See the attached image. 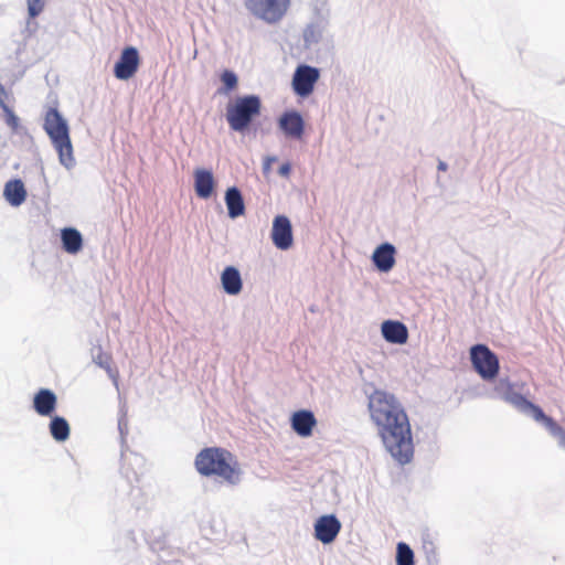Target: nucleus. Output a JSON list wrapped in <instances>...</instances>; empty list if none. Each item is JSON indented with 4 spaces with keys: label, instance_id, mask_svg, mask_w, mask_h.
Segmentation results:
<instances>
[{
    "label": "nucleus",
    "instance_id": "f257e3e1",
    "mask_svg": "<svg viewBox=\"0 0 565 565\" xmlns=\"http://www.w3.org/2000/svg\"><path fill=\"white\" fill-rule=\"evenodd\" d=\"M369 409L386 450L399 463H408L414 445L409 419L399 402L392 394L375 391L370 396Z\"/></svg>",
    "mask_w": 565,
    "mask_h": 565
},
{
    "label": "nucleus",
    "instance_id": "f03ea898",
    "mask_svg": "<svg viewBox=\"0 0 565 565\" xmlns=\"http://www.w3.org/2000/svg\"><path fill=\"white\" fill-rule=\"evenodd\" d=\"M195 468L202 476H216L235 484L239 481V465L232 452L220 447L202 449L195 457Z\"/></svg>",
    "mask_w": 565,
    "mask_h": 565
},
{
    "label": "nucleus",
    "instance_id": "7ed1b4c3",
    "mask_svg": "<svg viewBox=\"0 0 565 565\" xmlns=\"http://www.w3.org/2000/svg\"><path fill=\"white\" fill-rule=\"evenodd\" d=\"M43 129L51 139V142L58 154L62 166L71 169L75 164L73 146L70 137L67 121L56 108H49L44 116Z\"/></svg>",
    "mask_w": 565,
    "mask_h": 565
},
{
    "label": "nucleus",
    "instance_id": "20e7f679",
    "mask_svg": "<svg viewBox=\"0 0 565 565\" xmlns=\"http://www.w3.org/2000/svg\"><path fill=\"white\" fill-rule=\"evenodd\" d=\"M262 114V99L258 95L237 96L226 105V121L233 131H246L254 119Z\"/></svg>",
    "mask_w": 565,
    "mask_h": 565
},
{
    "label": "nucleus",
    "instance_id": "39448f33",
    "mask_svg": "<svg viewBox=\"0 0 565 565\" xmlns=\"http://www.w3.org/2000/svg\"><path fill=\"white\" fill-rule=\"evenodd\" d=\"M470 359L476 372L486 381L493 380L499 373L498 356L484 344L470 349Z\"/></svg>",
    "mask_w": 565,
    "mask_h": 565
},
{
    "label": "nucleus",
    "instance_id": "423d86ee",
    "mask_svg": "<svg viewBox=\"0 0 565 565\" xmlns=\"http://www.w3.org/2000/svg\"><path fill=\"white\" fill-rule=\"evenodd\" d=\"M290 0H245L246 8L257 18L278 22L287 12Z\"/></svg>",
    "mask_w": 565,
    "mask_h": 565
},
{
    "label": "nucleus",
    "instance_id": "0eeeda50",
    "mask_svg": "<svg viewBox=\"0 0 565 565\" xmlns=\"http://www.w3.org/2000/svg\"><path fill=\"white\" fill-rule=\"evenodd\" d=\"M320 77L319 70L309 65H299L292 77L294 92L301 96H309Z\"/></svg>",
    "mask_w": 565,
    "mask_h": 565
},
{
    "label": "nucleus",
    "instance_id": "6e6552de",
    "mask_svg": "<svg viewBox=\"0 0 565 565\" xmlns=\"http://www.w3.org/2000/svg\"><path fill=\"white\" fill-rule=\"evenodd\" d=\"M140 56L138 50L134 46H127L122 50L119 60L114 66V75L120 81L131 78L138 71Z\"/></svg>",
    "mask_w": 565,
    "mask_h": 565
},
{
    "label": "nucleus",
    "instance_id": "1a4fd4ad",
    "mask_svg": "<svg viewBox=\"0 0 565 565\" xmlns=\"http://www.w3.org/2000/svg\"><path fill=\"white\" fill-rule=\"evenodd\" d=\"M494 393L520 412L527 413L530 407H532L533 403L516 392L514 385L509 380L501 379L494 386Z\"/></svg>",
    "mask_w": 565,
    "mask_h": 565
},
{
    "label": "nucleus",
    "instance_id": "9d476101",
    "mask_svg": "<svg viewBox=\"0 0 565 565\" xmlns=\"http://www.w3.org/2000/svg\"><path fill=\"white\" fill-rule=\"evenodd\" d=\"M271 239L274 245L286 250L292 245V228L289 218L285 215H278L274 218Z\"/></svg>",
    "mask_w": 565,
    "mask_h": 565
},
{
    "label": "nucleus",
    "instance_id": "9b49d317",
    "mask_svg": "<svg viewBox=\"0 0 565 565\" xmlns=\"http://www.w3.org/2000/svg\"><path fill=\"white\" fill-rule=\"evenodd\" d=\"M341 530V523L334 515H322L315 524V536L323 544L335 540Z\"/></svg>",
    "mask_w": 565,
    "mask_h": 565
},
{
    "label": "nucleus",
    "instance_id": "f8f14e48",
    "mask_svg": "<svg viewBox=\"0 0 565 565\" xmlns=\"http://www.w3.org/2000/svg\"><path fill=\"white\" fill-rule=\"evenodd\" d=\"M317 425V419L312 412L301 409L295 412L291 416V427L301 437H309Z\"/></svg>",
    "mask_w": 565,
    "mask_h": 565
},
{
    "label": "nucleus",
    "instance_id": "ddd939ff",
    "mask_svg": "<svg viewBox=\"0 0 565 565\" xmlns=\"http://www.w3.org/2000/svg\"><path fill=\"white\" fill-rule=\"evenodd\" d=\"M279 127L287 137L300 139L303 135V120L297 111H287L279 118Z\"/></svg>",
    "mask_w": 565,
    "mask_h": 565
},
{
    "label": "nucleus",
    "instance_id": "4468645a",
    "mask_svg": "<svg viewBox=\"0 0 565 565\" xmlns=\"http://www.w3.org/2000/svg\"><path fill=\"white\" fill-rule=\"evenodd\" d=\"M382 334L387 342L404 344L408 339V331L399 321L386 320L382 323Z\"/></svg>",
    "mask_w": 565,
    "mask_h": 565
},
{
    "label": "nucleus",
    "instance_id": "2eb2a0df",
    "mask_svg": "<svg viewBox=\"0 0 565 565\" xmlns=\"http://www.w3.org/2000/svg\"><path fill=\"white\" fill-rule=\"evenodd\" d=\"M56 395L46 388L40 390L33 398V407L41 416H50L56 407Z\"/></svg>",
    "mask_w": 565,
    "mask_h": 565
},
{
    "label": "nucleus",
    "instance_id": "dca6fc26",
    "mask_svg": "<svg viewBox=\"0 0 565 565\" xmlns=\"http://www.w3.org/2000/svg\"><path fill=\"white\" fill-rule=\"evenodd\" d=\"M395 248L393 245L385 243L380 245L373 253L372 259L381 271H388L395 264Z\"/></svg>",
    "mask_w": 565,
    "mask_h": 565
},
{
    "label": "nucleus",
    "instance_id": "f3484780",
    "mask_svg": "<svg viewBox=\"0 0 565 565\" xmlns=\"http://www.w3.org/2000/svg\"><path fill=\"white\" fill-rule=\"evenodd\" d=\"M194 188L199 198H210L214 189V178L212 172L205 169H196L194 172Z\"/></svg>",
    "mask_w": 565,
    "mask_h": 565
},
{
    "label": "nucleus",
    "instance_id": "a211bd4d",
    "mask_svg": "<svg viewBox=\"0 0 565 565\" xmlns=\"http://www.w3.org/2000/svg\"><path fill=\"white\" fill-rule=\"evenodd\" d=\"M222 286L226 294L237 295L242 290V278L239 271L233 267H226L221 275Z\"/></svg>",
    "mask_w": 565,
    "mask_h": 565
},
{
    "label": "nucleus",
    "instance_id": "6ab92c4d",
    "mask_svg": "<svg viewBox=\"0 0 565 565\" xmlns=\"http://www.w3.org/2000/svg\"><path fill=\"white\" fill-rule=\"evenodd\" d=\"M225 202L228 210V215L236 218L244 214L245 205L239 190L235 186L227 189L225 193Z\"/></svg>",
    "mask_w": 565,
    "mask_h": 565
},
{
    "label": "nucleus",
    "instance_id": "aec40b11",
    "mask_svg": "<svg viewBox=\"0 0 565 565\" xmlns=\"http://www.w3.org/2000/svg\"><path fill=\"white\" fill-rule=\"evenodd\" d=\"M4 196L13 206L22 204L26 198V191L23 182L18 179L9 181L4 186Z\"/></svg>",
    "mask_w": 565,
    "mask_h": 565
},
{
    "label": "nucleus",
    "instance_id": "412c9836",
    "mask_svg": "<svg viewBox=\"0 0 565 565\" xmlns=\"http://www.w3.org/2000/svg\"><path fill=\"white\" fill-rule=\"evenodd\" d=\"M61 238L63 248L68 254H77L83 247V238L81 233L72 227L62 230Z\"/></svg>",
    "mask_w": 565,
    "mask_h": 565
},
{
    "label": "nucleus",
    "instance_id": "4be33fe9",
    "mask_svg": "<svg viewBox=\"0 0 565 565\" xmlns=\"http://www.w3.org/2000/svg\"><path fill=\"white\" fill-rule=\"evenodd\" d=\"M50 433L57 441H64L70 436V425L63 417L55 416L50 423Z\"/></svg>",
    "mask_w": 565,
    "mask_h": 565
},
{
    "label": "nucleus",
    "instance_id": "5701e85b",
    "mask_svg": "<svg viewBox=\"0 0 565 565\" xmlns=\"http://www.w3.org/2000/svg\"><path fill=\"white\" fill-rule=\"evenodd\" d=\"M220 79L222 82V86L217 89L220 95H228L238 87V77L231 70H224L220 75Z\"/></svg>",
    "mask_w": 565,
    "mask_h": 565
},
{
    "label": "nucleus",
    "instance_id": "b1692460",
    "mask_svg": "<svg viewBox=\"0 0 565 565\" xmlns=\"http://www.w3.org/2000/svg\"><path fill=\"white\" fill-rule=\"evenodd\" d=\"M527 413H530L536 422L542 423L551 431L559 430L557 423L552 417L545 415L540 406L532 404V407H530Z\"/></svg>",
    "mask_w": 565,
    "mask_h": 565
},
{
    "label": "nucleus",
    "instance_id": "393cba45",
    "mask_svg": "<svg viewBox=\"0 0 565 565\" xmlns=\"http://www.w3.org/2000/svg\"><path fill=\"white\" fill-rule=\"evenodd\" d=\"M396 564L414 565V553L411 550V547L405 543H398L397 545Z\"/></svg>",
    "mask_w": 565,
    "mask_h": 565
},
{
    "label": "nucleus",
    "instance_id": "a878e982",
    "mask_svg": "<svg viewBox=\"0 0 565 565\" xmlns=\"http://www.w3.org/2000/svg\"><path fill=\"white\" fill-rule=\"evenodd\" d=\"M28 11L31 18L38 17L44 9V0H26Z\"/></svg>",
    "mask_w": 565,
    "mask_h": 565
},
{
    "label": "nucleus",
    "instance_id": "bb28decb",
    "mask_svg": "<svg viewBox=\"0 0 565 565\" xmlns=\"http://www.w3.org/2000/svg\"><path fill=\"white\" fill-rule=\"evenodd\" d=\"M1 108L4 111L7 125L12 129H17L19 126V118L15 116L13 110L8 105Z\"/></svg>",
    "mask_w": 565,
    "mask_h": 565
},
{
    "label": "nucleus",
    "instance_id": "cd10ccee",
    "mask_svg": "<svg viewBox=\"0 0 565 565\" xmlns=\"http://www.w3.org/2000/svg\"><path fill=\"white\" fill-rule=\"evenodd\" d=\"M290 171H291V166L290 163H284L280 166L279 168V173L282 175V177H289L290 174Z\"/></svg>",
    "mask_w": 565,
    "mask_h": 565
},
{
    "label": "nucleus",
    "instance_id": "c85d7f7f",
    "mask_svg": "<svg viewBox=\"0 0 565 565\" xmlns=\"http://www.w3.org/2000/svg\"><path fill=\"white\" fill-rule=\"evenodd\" d=\"M276 161L274 157H267L264 161V172L267 173L270 171L271 164Z\"/></svg>",
    "mask_w": 565,
    "mask_h": 565
},
{
    "label": "nucleus",
    "instance_id": "c756f323",
    "mask_svg": "<svg viewBox=\"0 0 565 565\" xmlns=\"http://www.w3.org/2000/svg\"><path fill=\"white\" fill-rule=\"evenodd\" d=\"M6 96H7V92L3 87V85L0 83V107H4L7 105L6 103Z\"/></svg>",
    "mask_w": 565,
    "mask_h": 565
},
{
    "label": "nucleus",
    "instance_id": "7c9ffc66",
    "mask_svg": "<svg viewBox=\"0 0 565 565\" xmlns=\"http://www.w3.org/2000/svg\"><path fill=\"white\" fill-rule=\"evenodd\" d=\"M438 169L445 171L447 169V164L445 162H439Z\"/></svg>",
    "mask_w": 565,
    "mask_h": 565
}]
</instances>
